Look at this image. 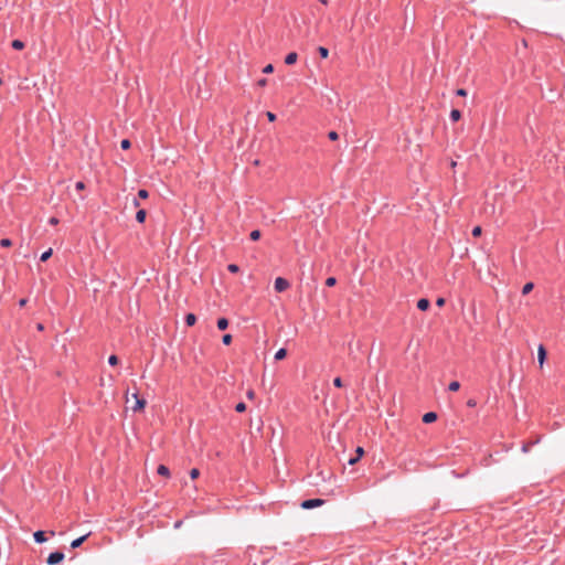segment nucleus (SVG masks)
<instances>
[{"label":"nucleus","instance_id":"obj_1","mask_svg":"<svg viewBox=\"0 0 565 565\" xmlns=\"http://www.w3.org/2000/svg\"><path fill=\"white\" fill-rule=\"evenodd\" d=\"M324 500L323 499H319V498H316V499H307V500H303L301 503H300V507L305 510H310V509H315V508H318V507H321L324 504Z\"/></svg>","mask_w":565,"mask_h":565},{"label":"nucleus","instance_id":"obj_2","mask_svg":"<svg viewBox=\"0 0 565 565\" xmlns=\"http://www.w3.org/2000/svg\"><path fill=\"white\" fill-rule=\"evenodd\" d=\"M64 557L63 552L56 551L49 555L46 563L47 565H57L63 562Z\"/></svg>","mask_w":565,"mask_h":565},{"label":"nucleus","instance_id":"obj_3","mask_svg":"<svg viewBox=\"0 0 565 565\" xmlns=\"http://www.w3.org/2000/svg\"><path fill=\"white\" fill-rule=\"evenodd\" d=\"M274 288L277 292H282L289 288V281L282 277H278L275 280Z\"/></svg>","mask_w":565,"mask_h":565},{"label":"nucleus","instance_id":"obj_4","mask_svg":"<svg viewBox=\"0 0 565 565\" xmlns=\"http://www.w3.org/2000/svg\"><path fill=\"white\" fill-rule=\"evenodd\" d=\"M546 355H547V352H546L545 347L543 344H540L537 348V361H539V364L541 367L543 366V364L546 360Z\"/></svg>","mask_w":565,"mask_h":565},{"label":"nucleus","instance_id":"obj_5","mask_svg":"<svg viewBox=\"0 0 565 565\" xmlns=\"http://www.w3.org/2000/svg\"><path fill=\"white\" fill-rule=\"evenodd\" d=\"M436 419H437V414L435 412H428V413L424 414V416H423V422L425 424L434 423Z\"/></svg>","mask_w":565,"mask_h":565},{"label":"nucleus","instance_id":"obj_6","mask_svg":"<svg viewBox=\"0 0 565 565\" xmlns=\"http://www.w3.org/2000/svg\"><path fill=\"white\" fill-rule=\"evenodd\" d=\"M88 536H89V534H85V535H83L81 537H77V539L73 540L72 543H71V547L72 548L79 547L87 540Z\"/></svg>","mask_w":565,"mask_h":565},{"label":"nucleus","instance_id":"obj_7","mask_svg":"<svg viewBox=\"0 0 565 565\" xmlns=\"http://www.w3.org/2000/svg\"><path fill=\"white\" fill-rule=\"evenodd\" d=\"M297 60H298V54L296 52H290L286 55L285 63L287 65H292L297 62Z\"/></svg>","mask_w":565,"mask_h":565},{"label":"nucleus","instance_id":"obj_8","mask_svg":"<svg viewBox=\"0 0 565 565\" xmlns=\"http://www.w3.org/2000/svg\"><path fill=\"white\" fill-rule=\"evenodd\" d=\"M430 307V302L427 298H420L417 301V308L422 311H426Z\"/></svg>","mask_w":565,"mask_h":565},{"label":"nucleus","instance_id":"obj_9","mask_svg":"<svg viewBox=\"0 0 565 565\" xmlns=\"http://www.w3.org/2000/svg\"><path fill=\"white\" fill-rule=\"evenodd\" d=\"M134 397L136 398V405L134 406V411H141L146 406V401L143 398H139L137 394H134Z\"/></svg>","mask_w":565,"mask_h":565},{"label":"nucleus","instance_id":"obj_10","mask_svg":"<svg viewBox=\"0 0 565 565\" xmlns=\"http://www.w3.org/2000/svg\"><path fill=\"white\" fill-rule=\"evenodd\" d=\"M33 537H34V541L39 544H42L46 541V537H45V532L44 531H36L34 534H33Z\"/></svg>","mask_w":565,"mask_h":565},{"label":"nucleus","instance_id":"obj_11","mask_svg":"<svg viewBox=\"0 0 565 565\" xmlns=\"http://www.w3.org/2000/svg\"><path fill=\"white\" fill-rule=\"evenodd\" d=\"M146 217H147L146 210L141 209V210L137 211V213H136V221L138 223H143L146 221Z\"/></svg>","mask_w":565,"mask_h":565},{"label":"nucleus","instance_id":"obj_12","mask_svg":"<svg viewBox=\"0 0 565 565\" xmlns=\"http://www.w3.org/2000/svg\"><path fill=\"white\" fill-rule=\"evenodd\" d=\"M184 320L186 326L192 327L196 322V316L194 313H188Z\"/></svg>","mask_w":565,"mask_h":565},{"label":"nucleus","instance_id":"obj_13","mask_svg":"<svg viewBox=\"0 0 565 565\" xmlns=\"http://www.w3.org/2000/svg\"><path fill=\"white\" fill-rule=\"evenodd\" d=\"M157 472H158V475L163 476V477H169L170 476V470L164 465H160L158 467V469H157Z\"/></svg>","mask_w":565,"mask_h":565},{"label":"nucleus","instance_id":"obj_14","mask_svg":"<svg viewBox=\"0 0 565 565\" xmlns=\"http://www.w3.org/2000/svg\"><path fill=\"white\" fill-rule=\"evenodd\" d=\"M461 118V111L459 109H452L450 111L451 121H458Z\"/></svg>","mask_w":565,"mask_h":565},{"label":"nucleus","instance_id":"obj_15","mask_svg":"<svg viewBox=\"0 0 565 565\" xmlns=\"http://www.w3.org/2000/svg\"><path fill=\"white\" fill-rule=\"evenodd\" d=\"M228 327V320L226 318H220L217 320V328L220 330H225Z\"/></svg>","mask_w":565,"mask_h":565},{"label":"nucleus","instance_id":"obj_16","mask_svg":"<svg viewBox=\"0 0 565 565\" xmlns=\"http://www.w3.org/2000/svg\"><path fill=\"white\" fill-rule=\"evenodd\" d=\"M287 355V350L285 348H280L276 354H275V360H282L285 359Z\"/></svg>","mask_w":565,"mask_h":565},{"label":"nucleus","instance_id":"obj_17","mask_svg":"<svg viewBox=\"0 0 565 565\" xmlns=\"http://www.w3.org/2000/svg\"><path fill=\"white\" fill-rule=\"evenodd\" d=\"M533 288H534L533 282H526L522 288V294L527 295L529 292H531L533 290Z\"/></svg>","mask_w":565,"mask_h":565},{"label":"nucleus","instance_id":"obj_18","mask_svg":"<svg viewBox=\"0 0 565 565\" xmlns=\"http://www.w3.org/2000/svg\"><path fill=\"white\" fill-rule=\"evenodd\" d=\"M318 53L322 58H327L329 56V50L324 46H319Z\"/></svg>","mask_w":565,"mask_h":565},{"label":"nucleus","instance_id":"obj_19","mask_svg":"<svg viewBox=\"0 0 565 565\" xmlns=\"http://www.w3.org/2000/svg\"><path fill=\"white\" fill-rule=\"evenodd\" d=\"M52 253H53L52 248H49L47 250L42 253V255L40 256V260L41 262H46L52 256Z\"/></svg>","mask_w":565,"mask_h":565},{"label":"nucleus","instance_id":"obj_20","mask_svg":"<svg viewBox=\"0 0 565 565\" xmlns=\"http://www.w3.org/2000/svg\"><path fill=\"white\" fill-rule=\"evenodd\" d=\"M11 45L14 50H22L24 47V43L21 40H13Z\"/></svg>","mask_w":565,"mask_h":565},{"label":"nucleus","instance_id":"obj_21","mask_svg":"<svg viewBox=\"0 0 565 565\" xmlns=\"http://www.w3.org/2000/svg\"><path fill=\"white\" fill-rule=\"evenodd\" d=\"M260 236H262V233L258 230H254L249 234V237L252 241H258L260 238Z\"/></svg>","mask_w":565,"mask_h":565},{"label":"nucleus","instance_id":"obj_22","mask_svg":"<svg viewBox=\"0 0 565 565\" xmlns=\"http://www.w3.org/2000/svg\"><path fill=\"white\" fill-rule=\"evenodd\" d=\"M448 388H449V391H451V392H456V391H458V390L460 388V383H459V382H457V381H454V382H451V383L449 384Z\"/></svg>","mask_w":565,"mask_h":565},{"label":"nucleus","instance_id":"obj_23","mask_svg":"<svg viewBox=\"0 0 565 565\" xmlns=\"http://www.w3.org/2000/svg\"><path fill=\"white\" fill-rule=\"evenodd\" d=\"M119 362V359L117 355L115 354H111L109 358H108V363L113 366L117 365Z\"/></svg>","mask_w":565,"mask_h":565},{"label":"nucleus","instance_id":"obj_24","mask_svg":"<svg viewBox=\"0 0 565 565\" xmlns=\"http://www.w3.org/2000/svg\"><path fill=\"white\" fill-rule=\"evenodd\" d=\"M12 245V241L10 238H1L0 246L1 247H10Z\"/></svg>","mask_w":565,"mask_h":565},{"label":"nucleus","instance_id":"obj_25","mask_svg":"<svg viewBox=\"0 0 565 565\" xmlns=\"http://www.w3.org/2000/svg\"><path fill=\"white\" fill-rule=\"evenodd\" d=\"M232 335L227 333L222 337V342L225 345H230L232 343Z\"/></svg>","mask_w":565,"mask_h":565},{"label":"nucleus","instance_id":"obj_26","mask_svg":"<svg viewBox=\"0 0 565 565\" xmlns=\"http://www.w3.org/2000/svg\"><path fill=\"white\" fill-rule=\"evenodd\" d=\"M227 269H228V271H231V273H233V274H236V273H238V271H239V267H238V265H236V264H230V265L227 266Z\"/></svg>","mask_w":565,"mask_h":565},{"label":"nucleus","instance_id":"obj_27","mask_svg":"<svg viewBox=\"0 0 565 565\" xmlns=\"http://www.w3.org/2000/svg\"><path fill=\"white\" fill-rule=\"evenodd\" d=\"M131 146L130 141L128 139H122L121 142H120V147L121 149L124 150H127L129 149Z\"/></svg>","mask_w":565,"mask_h":565},{"label":"nucleus","instance_id":"obj_28","mask_svg":"<svg viewBox=\"0 0 565 565\" xmlns=\"http://www.w3.org/2000/svg\"><path fill=\"white\" fill-rule=\"evenodd\" d=\"M245 409H246V405L243 402L236 404V406H235V411L238 413H243Z\"/></svg>","mask_w":565,"mask_h":565},{"label":"nucleus","instance_id":"obj_29","mask_svg":"<svg viewBox=\"0 0 565 565\" xmlns=\"http://www.w3.org/2000/svg\"><path fill=\"white\" fill-rule=\"evenodd\" d=\"M138 196H139L140 199H147V198L149 196V192H148L147 190H145V189H140V190L138 191Z\"/></svg>","mask_w":565,"mask_h":565},{"label":"nucleus","instance_id":"obj_30","mask_svg":"<svg viewBox=\"0 0 565 565\" xmlns=\"http://www.w3.org/2000/svg\"><path fill=\"white\" fill-rule=\"evenodd\" d=\"M337 284V279L334 277H328L326 280V285L328 287H333Z\"/></svg>","mask_w":565,"mask_h":565},{"label":"nucleus","instance_id":"obj_31","mask_svg":"<svg viewBox=\"0 0 565 565\" xmlns=\"http://www.w3.org/2000/svg\"><path fill=\"white\" fill-rule=\"evenodd\" d=\"M200 476V470L196 468L191 469L190 477L191 479H196Z\"/></svg>","mask_w":565,"mask_h":565},{"label":"nucleus","instance_id":"obj_32","mask_svg":"<svg viewBox=\"0 0 565 565\" xmlns=\"http://www.w3.org/2000/svg\"><path fill=\"white\" fill-rule=\"evenodd\" d=\"M481 233H482V228H481L480 226H476V227H473V230H472V235H473L475 237L480 236V235H481Z\"/></svg>","mask_w":565,"mask_h":565},{"label":"nucleus","instance_id":"obj_33","mask_svg":"<svg viewBox=\"0 0 565 565\" xmlns=\"http://www.w3.org/2000/svg\"><path fill=\"white\" fill-rule=\"evenodd\" d=\"M263 72H264L265 74H270V73H273V72H274V66H273V64H268V65H266V66L263 68Z\"/></svg>","mask_w":565,"mask_h":565},{"label":"nucleus","instance_id":"obj_34","mask_svg":"<svg viewBox=\"0 0 565 565\" xmlns=\"http://www.w3.org/2000/svg\"><path fill=\"white\" fill-rule=\"evenodd\" d=\"M333 385H334L335 387H338V388H341V387L343 386V383H342L341 377H335V379L333 380Z\"/></svg>","mask_w":565,"mask_h":565},{"label":"nucleus","instance_id":"obj_35","mask_svg":"<svg viewBox=\"0 0 565 565\" xmlns=\"http://www.w3.org/2000/svg\"><path fill=\"white\" fill-rule=\"evenodd\" d=\"M535 443H525L523 444L522 446V451L523 452H527L530 450V448L534 445Z\"/></svg>","mask_w":565,"mask_h":565},{"label":"nucleus","instance_id":"obj_36","mask_svg":"<svg viewBox=\"0 0 565 565\" xmlns=\"http://www.w3.org/2000/svg\"><path fill=\"white\" fill-rule=\"evenodd\" d=\"M328 137L330 140H337L339 138V135L335 131H330L328 134Z\"/></svg>","mask_w":565,"mask_h":565},{"label":"nucleus","instance_id":"obj_37","mask_svg":"<svg viewBox=\"0 0 565 565\" xmlns=\"http://www.w3.org/2000/svg\"><path fill=\"white\" fill-rule=\"evenodd\" d=\"M266 116H267L269 121H275L276 120V115L274 113H271V111H267Z\"/></svg>","mask_w":565,"mask_h":565},{"label":"nucleus","instance_id":"obj_38","mask_svg":"<svg viewBox=\"0 0 565 565\" xmlns=\"http://www.w3.org/2000/svg\"><path fill=\"white\" fill-rule=\"evenodd\" d=\"M355 452H356V457H359V459H361V457L364 455V449L362 447H358L355 449Z\"/></svg>","mask_w":565,"mask_h":565},{"label":"nucleus","instance_id":"obj_39","mask_svg":"<svg viewBox=\"0 0 565 565\" xmlns=\"http://www.w3.org/2000/svg\"><path fill=\"white\" fill-rule=\"evenodd\" d=\"M456 94L458 96L465 97V96H467V90L465 88H459V89L456 90Z\"/></svg>","mask_w":565,"mask_h":565},{"label":"nucleus","instance_id":"obj_40","mask_svg":"<svg viewBox=\"0 0 565 565\" xmlns=\"http://www.w3.org/2000/svg\"><path fill=\"white\" fill-rule=\"evenodd\" d=\"M359 460H360L359 457L355 456V457H351L348 460V462H349V465H355Z\"/></svg>","mask_w":565,"mask_h":565},{"label":"nucleus","instance_id":"obj_41","mask_svg":"<svg viewBox=\"0 0 565 565\" xmlns=\"http://www.w3.org/2000/svg\"><path fill=\"white\" fill-rule=\"evenodd\" d=\"M75 188H76V190H83L85 188V184H84V182L78 181V182H76Z\"/></svg>","mask_w":565,"mask_h":565},{"label":"nucleus","instance_id":"obj_42","mask_svg":"<svg viewBox=\"0 0 565 565\" xmlns=\"http://www.w3.org/2000/svg\"><path fill=\"white\" fill-rule=\"evenodd\" d=\"M49 224H51V225H56V224H58V218H56V217H54V216H53V217H51V218L49 220Z\"/></svg>","mask_w":565,"mask_h":565},{"label":"nucleus","instance_id":"obj_43","mask_svg":"<svg viewBox=\"0 0 565 565\" xmlns=\"http://www.w3.org/2000/svg\"><path fill=\"white\" fill-rule=\"evenodd\" d=\"M436 303H437L438 307H443L444 303H445V299L444 298H438Z\"/></svg>","mask_w":565,"mask_h":565},{"label":"nucleus","instance_id":"obj_44","mask_svg":"<svg viewBox=\"0 0 565 565\" xmlns=\"http://www.w3.org/2000/svg\"><path fill=\"white\" fill-rule=\"evenodd\" d=\"M259 86H265L267 84V79L266 78H262L258 81L257 83Z\"/></svg>","mask_w":565,"mask_h":565},{"label":"nucleus","instance_id":"obj_45","mask_svg":"<svg viewBox=\"0 0 565 565\" xmlns=\"http://www.w3.org/2000/svg\"><path fill=\"white\" fill-rule=\"evenodd\" d=\"M132 204L135 207H138L139 206V201L135 198L134 201H132Z\"/></svg>","mask_w":565,"mask_h":565},{"label":"nucleus","instance_id":"obj_46","mask_svg":"<svg viewBox=\"0 0 565 565\" xmlns=\"http://www.w3.org/2000/svg\"><path fill=\"white\" fill-rule=\"evenodd\" d=\"M25 303H26V299H21V300L19 301V305H20L21 307L25 306Z\"/></svg>","mask_w":565,"mask_h":565},{"label":"nucleus","instance_id":"obj_47","mask_svg":"<svg viewBox=\"0 0 565 565\" xmlns=\"http://www.w3.org/2000/svg\"><path fill=\"white\" fill-rule=\"evenodd\" d=\"M247 397L248 398H253L254 397V392L253 391H248L247 392Z\"/></svg>","mask_w":565,"mask_h":565},{"label":"nucleus","instance_id":"obj_48","mask_svg":"<svg viewBox=\"0 0 565 565\" xmlns=\"http://www.w3.org/2000/svg\"><path fill=\"white\" fill-rule=\"evenodd\" d=\"M38 329H39V330H43V324L39 323V324H38Z\"/></svg>","mask_w":565,"mask_h":565},{"label":"nucleus","instance_id":"obj_49","mask_svg":"<svg viewBox=\"0 0 565 565\" xmlns=\"http://www.w3.org/2000/svg\"><path fill=\"white\" fill-rule=\"evenodd\" d=\"M468 405H469V406H472V405H475V403H473L472 401H469V402H468Z\"/></svg>","mask_w":565,"mask_h":565},{"label":"nucleus","instance_id":"obj_50","mask_svg":"<svg viewBox=\"0 0 565 565\" xmlns=\"http://www.w3.org/2000/svg\"><path fill=\"white\" fill-rule=\"evenodd\" d=\"M319 2L327 4V0H319Z\"/></svg>","mask_w":565,"mask_h":565}]
</instances>
